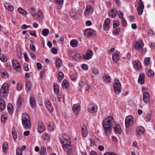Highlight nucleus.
Segmentation results:
<instances>
[{
	"instance_id": "12",
	"label": "nucleus",
	"mask_w": 155,
	"mask_h": 155,
	"mask_svg": "<svg viewBox=\"0 0 155 155\" xmlns=\"http://www.w3.org/2000/svg\"><path fill=\"white\" fill-rule=\"evenodd\" d=\"M143 46V43L142 41H138L135 43V48L136 50H140L142 49Z\"/></svg>"
},
{
	"instance_id": "50",
	"label": "nucleus",
	"mask_w": 155,
	"mask_h": 155,
	"mask_svg": "<svg viewBox=\"0 0 155 155\" xmlns=\"http://www.w3.org/2000/svg\"><path fill=\"white\" fill-rule=\"evenodd\" d=\"M16 155H22V152L20 148H18L16 150Z\"/></svg>"
},
{
	"instance_id": "48",
	"label": "nucleus",
	"mask_w": 155,
	"mask_h": 155,
	"mask_svg": "<svg viewBox=\"0 0 155 155\" xmlns=\"http://www.w3.org/2000/svg\"><path fill=\"white\" fill-rule=\"evenodd\" d=\"M22 101L23 99L22 98H20L19 100H18L17 104L18 107H20Z\"/></svg>"
},
{
	"instance_id": "14",
	"label": "nucleus",
	"mask_w": 155,
	"mask_h": 155,
	"mask_svg": "<svg viewBox=\"0 0 155 155\" xmlns=\"http://www.w3.org/2000/svg\"><path fill=\"white\" fill-rule=\"evenodd\" d=\"M150 100V95L147 92H144L143 94V100L145 103H147Z\"/></svg>"
},
{
	"instance_id": "26",
	"label": "nucleus",
	"mask_w": 155,
	"mask_h": 155,
	"mask_svg": "<svg viewBox=\"0 0 155 155\" xmlns=\"http://www.w3.org/2000/svg\"><path fill=\"white\" fill-rule=\"evenodd\" d=\"M146 73L147 75L150 77H153L154 75V72L151 69H146Z\"/></svg>"
},
{
	"instance_id": "15",
	"label": "nucleus",
	"mask_w": 155,
	"mask_h": 155,
	"mask_svg": "<svg viewBox=\"0 0 155 155\" xmlns=\"http://www.w3.org/2000/svg\"><path fill=\"white\" fill-rule=\"evenodd\" d=\"M117 13V10L115 8L112 9L110 12H108L109 16L112 18H115L116 16Z\"/></svg>"
},
{
	"instance_id": "19",
	"label": "nucleus",
	"mask_w": 155,
	"mask_h": 155,
	"mask_svg": "<svg viewBox=\"0 0 155 155\" xmlns=\"http://www.w3.org/2000/svg\"><path fill=\"white\" fill-rule=\"evenodd\" d=\"M45 104L49 110L52 111L53 109V107L49 100H46L45 102Z\"/></svg>"
},
{
	"instance_id": "56",
	"label": "nucleus",
	"mask_w": 155,
	"mask_h": 155,
	"mask_svg": "<svg viewBox=\"0 0 155 155\" xmlns=\"http://www.w3.org/2000/svg\"><path fill=\"white\" fill-rule=\"evenodd\" d=\"M120 28H117L116 29H115L113 32L114 34L118 35L120 32Z\"/></svg>"
},
{
	"instance_id": "11",
	"label": "nucleus",
	"mask_w": 155,
	"mask_h": 155,
	"mask_svg": "<svg viewBox=\"0 0 155 155\" xmlns=\"http://www.w3.org/2000/svg\"><path fill=\"white\" fill-rule=\"evenodd\" d=\"M93 55V51L89 50L87 51L86 55H83V58L85 60H88L91 58Z\"/></svg>"
},
{
	"instance_id": "61",
	"label": "nucleus",
	"mask_w": 155,
	"mask_h": 155,
	"mask_svg": "<svg viewBox=\"0 0 155 155\" xmlns=\"http://www.w3.org/2000/svg\"><path fill=\"white\" fill-rule=\"evenodd\" d=\"M12 134L13 137L14 139V140L16 139L17 137V133L15 132H14V131H12Z\"/></svg>"
},
{
	"instance_id": "27",
	"label": "nucleus",
	"mask_w": 155,
	"mask_h": 155,
	"mask_svg": "<svg viewBox=\"0 0 155 155\" xmlns=\"http://www.w3.org/2000/svg\"><path fill=\"white\" fill-rule=\"evenodd\" d=\"M103 79L105 81L107 82H110L111 80L110 77L108 75L105 74L103 77Z\"/></svg>"
},
{
	"instance_id": "22",
	"label": "nucleus",
	"mask_w": 155,
	"mask_h": 155,
	"mask_svg": "<svg viewBox=\"0 0 155 155\" xmlns=\"http://www.w3.org/2000/svg\"><path fill=\"white\" fill-rule=\"evenodd\" d=\"M38 132L41 133L43 132L45 130V127L43 124H38Z\"/></svg>"
},
{
	"instance_id": "45",
	"label": "nucleus",
	"mask_w": 155,
	"mask_h": 155,
	"mask_svg": "<svg viewBox=\"0 0 155 155\" xmlns=\"http://www.w3.org/2000/svg\"><path fill=\"white\" fill-rule=\"evenodd\" d=\"M120 25V22L118 20L114 21L113 22V27L114 28H116Z\"/></svg>"
},
{
	"instance_id": "51",
	"label": "nucleus",
	"mask_w": 155,
	"mask_h": 155,
	"mask_svg": "<svg viewBox=\"0 0 155 155\" xmlns=\"http://www.w3.org/2000/svg\"><path fill=\"white\" fill-rule=\"evenodd\" d=\"M151 114L150 113H148L145 117L144 118V120L147 121H149L151 118Z\"/></svg>"
},
{
	"instance_id": "47",
	"label": "nucleus",
	"mask_w": 155,
	"mask_h": 155,
	"mask_svg": "<svg viewBox=\"0 0 155 155\" xmlns=\"http://www.w3.org/2000/svg\"><path fill=\"white\" fill-rule=\"evenodd\" d=\"M18 11L19 13L23 15H25L27 14L26 12L21 8L18 9Z\"/></svg>"
},
{
	"instance_id": "7",
	"label": "nucleus",
	"mask_w": 155,
	"mask_h": 155,
	"mask_svg": "<svg viewBox=\"0 0 155 155\" xmlns=\"http://www.w3.org/2000/svg\"><path fill=\"white\" fill-rule=\"evenodd\" d=\"M12 66L14 69L17 71H20L21 70V68L19 62L15 60L12 61Z\"/></svg>"
},
{
	"instance_id": "44",
	"label": "nucleus",
	"mask_w": 155,
	"mask_h": 155,
	"mask_svg": "<svg viewBox=\"0 0 155 155\" xmlns=\"http://www.w3.org/2000/svg\"><path fill=\"white\" fill-rule=\"evenodd\" d=\"M43 137L44 140H48L50 139V136L47 133H44L43 135Z\"/></svg>"
},
{
	"instance_id": "54",
	"label": "nucleus",
	"mask_w": 155,
	"mask_h": 155,
	"mask_svg": "<svg viewBox=\"0 0 155 155\" xmlns=\"http://www.w3.org/2000/svg\"><path fill=\"white\" fill-rule=\"evenodd\" d=\"M63 1L64 0H55V2L59 5H62Z\"/></svg>"
},
{
	"instance_id": "9",
	"label": "nucleus",
	"mask_w": 155,
	"mask_h": 155,
	"mask_svg": "<svg viewBox=\"0 0 155 155\" xmlns=\"http://www.w3.org/2000/svg\"><path fill=\"white\" fill-rule=\"evenodd\" d=\"M95 34V31L91 28H88L86 29L84 31V34L88 38Z\"/></svg>"
},
{
	"instance_id": "46",
	"label": "nucleus",
	"mask_w": 155,
	"mask_h": 155,
	"mask_svg": "<svg viewBox=\"0 0 155 155\" xmlns=\"http://www.w3.org/2000/svg\"><path fill=\"white\" fill-rule=\"evenodd\" d=\"M144 8L138 7L137 8V11L138 14L141 15L142 14Z\"/></svg>"
},
{
	"instance_id": "49",
	"label": "nucleus",
	"mask_w": 155,
	"mask_h": 155,
	"mask_svg": "<svg viewBox=\"0 0 155 155\" xmlns=\"http://www.w3.org/2000/svg\"><path fill=\"white\" fill-rule=\"evenodd\" d=\"M46 152V148L44 147H42L41 149L40 152V153L41 155H43Z\"/></svg>"
},
{
	"instance_id": "1",
	"label": "nucleus",
	"mask_w": 155,
	"mask_h": 155,
	"mask_svg": "<svg viewBox=\"0 0 155 155\" xmlns=\"http://www.w3.org/2000/svg\"><path fill=\"white\" fill-rule=\"evenodd\" d=\"M114 124H115L113 121V118L112 117H108L104 120L102 126L106 135H108L110 134L112 127L114 126Z\"/></svg>"
},
{
	"instance_id": "37",
	"label": "nucleus",
	"mask_w": 155,
	"mask_h": 155,
	"mask_svg": "<svg viewBox=\"0 0 155 155\" xmlns=\"http://www.w3.org/2000/svg\"><path fill=\"white\" fill-rule=\"evenodd\" d=\"M0 59L3 62H5L7 60L6 56L3 54H0Z\"/></svg>"
},
{
	"instance_id": "36",
	"label": "nucleus",
	"mask_w": 155,
	"mask_h": 155,
	"mask_svg": "<svg viewBox=\"0 0 155 155\" xmlns=\"http://www.w3.org/2000/svg\"><path fill=\"white\" fill-rule=\"evenodd\" d=\"M49 33V30L48 29H44L42 31V33L43 35L46 36H47Z\"/></svg>"
},
{
	"instance_id": "43",
	"label": "nucleus",
	"mask_w": 155,
	"mask_h": 155,
	"mask_svg": "<svg viewBox=\"0 0 155 155\" xmlns=\"http://www.w3.org/2000/svg\"><path fill=\"white\" fill-rule=\"evenodd\" d=\"M30 13L33 16H36L37 15L36 10L34 8H32L30 9Z\"/></svg>"
},
{
	"instance_id": "10",
	"label": "nucleus",
	"mask_w": 155,
	"mask_h": 155,
	"mask_svg": "<svg viewBox=\"0 0 155 155\" xmlns=\"http://www.w3.org/2000/svg\"><path fill=\"white\" fill-rule=\"evenodd\" d=\"M93 12V8L91 5L87 6L84 14L86 16H88L92 13Z\"/></svg>"
},
{
	"instance_id": "13",
	"label": "nucleus",
	"mask_w": 155,
	"mask_h": 155,
	"mask_svg": "<svg viewBox=\"0 0 155 155\" xmlns=\"http://www.w3.org/2000/svg\"><path fill=\"white\" fill-rule=\"evenodd\" d=\"M133 64L134 68L137 70H140L141 68V63L138 60L134 61L133 62Z\"/></svg>"
},
{
	"instance_id": "58",
	"label": "nucleus",
	"mask_w": 155,
	"mask_h": 155,
	"mask_svg": "<svg viewBox=\"0 0 155 155\" xmlns=\"http://www.w3.org/2000/svg\"><path fill=\"white\" fill-rule=\"evenodd\" d=\"M81 68L84 70H87L88 69V66L86 64H83L82 65Z\"/></svg>"
},
{
	"instance_id": "34",
	"label": "nucleus",
	"mask_w": 155,
	"mask_h": 155,
	"mask_svg": "<svg viewBox=\"0 0 155 155\" xmlns=\"http://www.w3.org/2000/svg\"><path fill=\"white\" fill-rule=\"evenodd\" d=\"M54 93H55L56 94H58L59 92V87L57 83H54Z\"/></svg>"
},
{
	"instance_id": "63",
	"label": "nucleus",
	"mask_w": 155,
	"mask_h": 155,
	"mask_svg": "<svg viewBox=\"0 0 155 155\" xmlns=\"http://www.w3.org/2000/svg\"><path fill=\"white\" fill-rule=\"evenodd\" d=\"M24 68L25 70L27 71H29V68L28 67V65L27 64H24Z\"/></svg>"
},
{
	"instance_id": "42",
	"label": "nucleus",
	"mask_w": 155,
	"mask_h": 155,
	"mask_svg": "<svg viewBox=\"0 0 155 155\" xmlns=\"http://www.w3.org/2000/svg\"><path fill=\"white\" fill-rule=\"evenodd\" d=\"M1 74L2 77L3 78H7L8 77L7 72L5 71H1Z\"/></svg>"
},
{
	"instance_id": "30",
	"label": "nucleus",
	"mask_w": 155,
	"mask_h": 155,
	"mask_svg": "<svg viewBox=\"0 0 155 155\" xmlns=\"http://www.w3.org/2000/svg\"><path fill=\"white\" fill-rule=\"evenodd\" d=\"M8 110L10 114H12L13 111V108L11 103H9L7 106Z\"/></svg>"
},
{
	"instance_id": "18",
	"label": "nucleus",
	"mask_w": 155,
	"mask_h": 155,
	"mask_svg": "<svg viewBox=\"0 0 155 155\" xmlns=\"http://www.w3.org/2000/svg\"><path fill=\"white\" fill-rule=\"evenodd\" d=\"M113 128L115 131L119 134L121 133L122 130L119 124H115V126L114 125Z\"/></svg>"
},
{
	"instance_id": "60",
	"label": "nucleus",
	"mask_w": 155,
	"mask_h": 155,
	"mask_svg": "<svg viewBox=\"0 0 155 155\" xmlns=\"http://www.w3.org/2000/svg\"><path fill=\"white\" fill-rule=\"evenodd\" d=\"M122 23L123 26L126 27V26L127 22L126 19L124 18H123L122 20Z\"/></svg>"
},
{
	"instance_id": "23",
	"label": "nucleus",
	"mask_w": 155,
	"mask_h": 155,
	"mask_svg": "<svg viewBox=\"0 0 155 155\" xmlns=\"http://www.w3.org/2000/svg\"><path fill=\"white\" fill-rule=\"evenodd\" d=\"M80 107L78 104H74L73 105L72 109L74 113H77L80 110Z\"/></svg>"
},
{
	"instance_id": "20",
	"label": "nucleus",
	"mask_w": 155,
	"mask_h": 155,
	"mask_svg": "<svg viewBox=\"0 0 155 155\" xmlns=\"http://www.w3.org/2000/svg\"><path fill=\"white\" fill-rule=\"evenodd\" d=\"M72 57L74 59L78 61L79 60V58L81 56L76 52H74L71 54Z\"/></svg>"
},
{
	"instance_id": "24",
	"label": "nucleus",
	"mask_w": 155,
	"mask_h": 155,
	"mask_svg": "<svg viewBox=\"0 0 155 155\" xmlns=\"http://www.w3.org/2000/svg\"><path fill=\"white\" fill-rule=\"evenodd\" d=\"M30 104L31 107L33 108H35L36 107V103L35 98L31 97L30 98Z\"/></svg>"
},
{
	"instance_id": "35",
	"label": "nucleus",
	"mask_w": 155,
	"mask_h": 155,
	"mask_svg": "<svg viewBox=\"0 0 155 155\" xmlns=\"http://www.w3.org/2000/svg\"><path fill=\"white\" fill-rule=\"evenodd\" d=\"M64 77V74L62 72H60L58 75V80L61 82Z\"/></svg>"
},
{
	"instance_id": "16",
	"label": "nucleus",
	"mask_w": 155,
	"mask_h": 155,
	"mask_svg": "<svg viewBox=\"0 0 155 155\" xmlns=\"http://www.w3.org/2000/svg\"><path fill=\"white\" fill-rule=\"evenodd\" d=\"M110 22V20L108 18H106L105 20L103 26V28L105 30H107L108 29Z\"/></svg>"
},
{
	"instance_id": "64",
	"label": "nucleus",
	"mask_w": 155,
	"mask_h": 155,
	"mask_svg": "<svg viewBox=\"0 0 155 155\" xmlns=\"http://www.w3.org/2000/svg\"><path fill=\"white\" fill-rule=\"evenodd\" d=\"M7 119V117H6V116H2L1 117V120L3 122H5Z\"/></svg>"
},
{
	"instance_id": "52",
	"label": "nucleus",
	"mask_w": 155,
	"mask_h": 155,
	"mask_svg": "<svg viewBox=\"0 0 155 155\" xmlns=\"http://www.w3.org/2000/svg\"><path fill=\"white\" fill-rule=\"evenodd\" d=\"M38 18L40 19H42L43 17V15L42 13L40 12H38L37 13V15Z\"/></svg>"
},
{
	"instance_id": "6",
	"label": "nucleus",
	"mask_w": 155,
	"mask_h": 155,
	"mask_svg": "<svg viewBox=\"0 0 155 155\" xmlns=\"http://www.w3.org/2000/svg\"><path fill=\"white\" fill-rule=\"evenodd\" d=\"M88 110L91 113H95L97 110V106L94 104L91 103L88 106Z\"/></svg>"
},
{
	"instance_id": "41",
	"label": "nucleus",
	"mask_w": 155,
	"mask_h": 155,
	"mask_svg": "<svg viewBox=\"0 0 155 155\" xmlns=\"http://www.w3.org/2000/svg\"><path fill=\"white\" fill-rule=\"evenodd\" d=\"M76 14V12L74 10L72 9L69 12V15L72 17H74Z\"/></svg>"
},
{
	"instance_id": "8",
	"label": "nucleus",
	"mask_w": 155,
	"mask_h": 155,
	"mask_svg": "<svg viewBox=\"0 0 155 155\" xmlns=\"http://www.w3.org/2000/svg\"><path fill=\"white\" fill-rule=\"evenodd\" d=\"M133 123V118L131 116L127 117L125 119V123L126 127H128Z\"/></svg>"
},
{
	"instance_id": "59",
	"label": "nucleus",
	"mask_w": 155,
	"mask_h": 155,
	"mask_svg": "<svg viewBox=\"0 0 155 155\" xmlns=\"http://www.w3.org/2000/svg\"><path fill=\"white\" fill-rule=\"evenodd\" d=\"M139 5L140 6L139 7L143 8H144V5L143 2L142 0H140L139 1Z\"/></svg>"
},
{
	"instance_id": "3",
	"label": "nucleus",
	"mask_w": 155,
	"mask_h": 155,
	"mask_svg": "<svg viewBox=\"0 0 155 155\" xmlns=\"http://www.w3.org/2000/svg\"><path fill=\"white\" fill-rule=\"evenodd\" d=\"M22 122L23 127L26 129H29L31 127L30 118L26 113L22 114Z\"/></svg>"
},
{
	"instance_id": "32",
	"label": "nucleus",
	"mask_w": 155,
	"mask_h": 155,
	"mask_svg": "<svg viewBox=\"0 0 155 155\" xmlns=\"http://www.w3.org/2000/svg\"><path fill=\"white\" fill-rule=\"evenodd\" d=\"M31 83L29 81L27 82L26 84V89L27 92H28L30 90V89L31 87Z\"/></svg>"
},
{
	"instance_id": "40",
	"label": "nucleus",
	"mask_w": 155,
	"mask_h": 155,
	"mask_svg": "<svg viewBox=\"0 0 155 155\" xmlns=\"http://www.w3.org/2000/svg\"><path fill=\"white\" fill-rule=\"evenodd\" d=\"M8 147V144L7 143L5 142L3 143L2 146V149L3 151L5 152V151L7 150Z\"/></svg>"
},
{
	"instance_id": "57",
	"label": "nucleus",
	"mask_w": 155,
	"mask_h": 155,
	"mask_svg": "<svg viewBox=\"0 0 155 155\" xmlns=\"http://www.w3.org/2000/svg\"><path fill=\"white\" fill-rule=\"evenodd\" d=\"M81 134L83 137H86L87 135V132L86 130L81 131Z\"/></svg>"
},
{
	"instance_id": "29",
	"label": "nucleus",
	"mask_w": 155,
	"mask_h": 155,
	"mask_svg": "<svg viewBox=\"0 0 155 155\" xmlns=\"http://www.w3.org/2000/svg\"><path fill=\"white\" fill-rule=\"evenodd\" d=\"M112 59L114 61L117 63L119 59V54L116 53L114 54L112 56Z\"/></svg>"
},
{
	"instance_id": "28",
	"label": "nucleus",
	"mask_w": 155,
	"mask_h": 155,
	"mask_svg": "<svg viewBox=\"0 0 155 155\" xmlns=\"http://www.w3.org/2000/svg\"><path fill=\"white\" fill-rule=\"evenodd\" d=\"M5 8L10 11H12L14 10V7L11 5L9 3H6L5 5Z\"/></svg>"
},
{
	"instance_id": "17",
	"label": "nucleus",
	"mask_w": 155,
	"mask_h": 155,
	"mask_svg": "<svg viewBox=\"0 0 155 155\" xmlns=\"http://www.w3.org/2000/svg\"><path fill=\"white\" fill-rule=\"evenodd\" d=\"M136 130L137 134L140 135L144 132L145 129L142 126H140L136 128Z\"/></svg>"
},
{
	"instance_id": "39",
	"label": "nucleus",
	"mask_w": 155,
	"mask_h": 155,
	"mask_svg": "<svg viewBox=\"0 0 155 155\" xmlns=\"http://www.w3.org/2000/svg\"><path fill=\"white\" fill-rule=\"evenodd\" d=\"M150 58H145L144 60V62L146 65H148L150 62Z\"/></svg>"
},
{
	"instance_id": "25",
	"label": "nucleus",
	"mask_w": 155,
	"mask_h": 155,
	"mask_svg": "<svg viewBox=\"0 0 155 155\" xmlns=\"http://www.w3.org/2000/svg\"><path fill=\"white\" fill-rule=\"evenodd\" d=\"M138 82L139 84H143L144 82V75L143 73L140 74L138 79Z\"/></svg>"
},
{
	"instance_id": "31",
	"label": "nucleus",
	"mask_w": 155,
	"mask_h": 155,
	"mask_svg": "<svg viewBox=\"0 0 155 155\" xmlns=\"http://www.w3.org/2000/svg\"><path fill=\"white\" fill-rule=\"evenodd\" d=\"M62 86L63 88L67 89L68 88V82L67 81L64 80L62 84Z\"/></svg>"
},
{
	"instance_id": "53",
	"label": "nucleus",
	"mask_w": 155,
	"mask_h": 155,
	"mask_svg": "<svg viewBox=\"0 0 155 155\" xmlns=\"http://www.w3.org/2000/svg\"><path fill=\"white\" fill-rule=\"evenodd\" d=\"M30 49L32 51L34 52L35 51L36 48H35V46L34 44H31L30 45Z\"/></svg>"
},
{
	"instance_id": "2",
	"label": "nucleus",
	"mask_w": 155,
	"mask_h": 155,
	"mask_svg": "<svg viewBox=\"0 0 155 155\" xmlns=\"http://www.w3.org/2000/svg\"><path fill=\"white\" fill-rule=\"evenodd\" d=\"M60 142L62 144L64 150L66 152L68 155H71L73 152L71 149V147L70 145L71 140L69 137L65 139L64 137L60 138Z\"/></svg>"
},
{
	"instance_id": "55",
	"label": "nucleus",
	"mask_w": 155,
	"mask_h": 155,
	"mask_svg": "<svg viewBox=\"0 0 155 155\" xmlns=\"http://www.w3.org/2000/svg\"><path fill=\"white\" fill-rule=\"evenodd\" d=\"M92 72L93 74H97L99 73V72L97 69L95 68H93L92 69Z\"/></svg>"
},
{
	"instance_id": "21",
	"label": "nucleus",
	"mask_w": 155,
	"mask_h": 155,
	"mask_svg": "<svg viewBox=\"0 0 155 155\" xmlns=\"http://www.w3.org/2000/svg\"><path fill=\"white\" fill-rule=\"evenodd\" d=\"M5 107V104L4 100L0 98V111H2Z\"/></svg>"
},
{
	"instance_id": "62",
	"label": "nucleus",
	"mask_w": 155,
	"mask_h": 155,
	"mask_svg": "<svg viewBox=\"0 0 155 155\" xmlns=\"http://www.w3.org/2000/svg\"><path fill=\"white\" fill-rule=\"evenodd\" d=\"M51 51L54 54H56L57 53V50L55 48H52L51 49Z\"/></svg>"
},
{
	"instance_id": "38",
	"label": "nucleus",
	"mask_w": 155,
	"mask_h": 155,
	"mask_svg": "<svg viewBox=\"0 0 155 155\" xmlns=\"http://www.w3.org/2000/svg\"><path fill=\"white\" fill-rule=\"evenodd\" d=\"M62 64V61L60 59L57 60L56 62V65L57 68H59Z\"/></svg>"
},
{
	"instance_id": "4",
	"label": "nucleus",
	"mask_w": 155,
	"mask_h": 155,
	"mask_svg": "<svg viewBox=\"0 0 155 155\" xmlns=\"http://www.w3.org/2000/svg\"><path fill=\"white\" fill-rule=\"evenodd\" d=\"M8 86L6 83H4L1 87L0 91V95L1 97L6 98L8 96Z\"/></svg>"
},
{
	"instance_id": "33",
	"label": "nucleus",
	"mask_w": 155,
	"mask_h": 155,
	"mask_svg": "<svg viewBox=\"0 0 155 155\" xmlns=\"http://www.w3.org/2000/svg\"><path fill=\"white\" fill-rule=\"evenodd\" d=\"M78 42L76 40H72L70 42V44L71 46L73 47H76L78 45Z\"/></svg>"
},
{
	"instance_id": "5",
	"label": "nucleus",
	"mask_w": 155,
	"mask_h": 155,
	"mask_svg": "<svg viewBox=\"0 0 155 155\" xmlns=\"http://www.w3.org/2000/svg\"><path fill=\"white\" fill-rule=\"evenodd\" d=\"M114 87L115 93L117 94H118L120 91L121 87L120 83L118 79H115Z\"/></svg>"
}]
</instances>
